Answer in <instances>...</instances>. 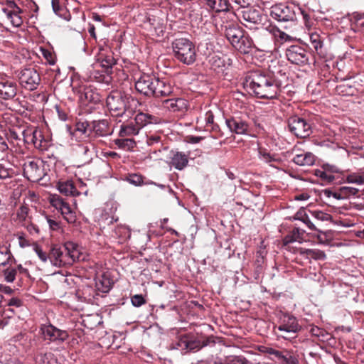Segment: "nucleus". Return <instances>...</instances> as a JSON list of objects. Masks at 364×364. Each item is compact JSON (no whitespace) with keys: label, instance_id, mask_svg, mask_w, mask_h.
<instances>
[{"label":"nucleus","instance_id":"55","mask_svg":"<svg viewBox=\"0 0 364 364\" xmlns=\"http://www.w3.org/2000/svg\"><path fill=\"white\" fill-rule=\"evenodd\" d=\"M51 5L53 12L56 15L62 16L64 8L60 4V0H51Z\"/></svg>","mask_w":364,"mask_h":364},{"label":"nucleus","instance_id":"63","mask_svg":"<svg viewBox=\"0 0 364 364\" xmlns=\"http://www.w3.org/2000/svg\"><path fill=\"white\" fill-rule=\"evenodd\" d=\"M299 241V239L295 236V233H291L286 235L283 239L284 245H287L294 242Z\"/></svg>","mask_w":364,"mask_h":364},{"label":"nucleus","instance_id":"12","mask_svg":"<svg viewBox=\"0 0 364 364\" xmlns=\"http://www.w3.org/2000/svg\"><path fill=\"white\" fill-rule=\"evenodd\" d=\"M285 55L289 62L299 66L309 63V53L299 45H292L287 48Z\"/></svg>","mask_w":364,"mask_h":364},{"label":"nucleus","instance_id":"26","mask_svg":"<svg viewBox=\"0 0 364 364\" xmlns=\"http://www.w3.org/2000/svg\"><path fill=\"white\" fill-rule=\"evenodd\" d=\"M79 99L80 103L83 106H89L90 109H92V105H97L102 100V96L100 92H79Z\"/></svg>","mask_w":364,"mask_h":364},{"label":"nucleus","instance_id":"42","mask_svg":"<svg viewBox=\"0 0 364 364\" xmlns=\"http://www.w3.org/2000/svg\"><path fill=\"white\" fill-rule=\"evenodd\" d=\"M147 21L156 32H164V23L161 18H156L154 16H149L147 17Z\"/></svg>","mask_w":364,"mask_h":364},{"label":"nucleus","instance_id":"4","mask_svg":"<svg viewBox=\"0 0 364 364\" xmlns=\"http://www.w3.org/2000/svg\"><path fill=\"white\" fill-rule=\"evenodd\" d=\"M301 330V326L297 318L287 312H280L277 324L274 326V331L277 336L285 340L295 338Z\"/></svg>","mask_w":364,"mask_h":364},{"label":"nucleus","instance_id":"17","mask_svg":"<svg viewBox=\"0 0 364 364\" xmlns=\"http://www.w3.org/2000/svg\"><path fill=\"white\" fill-rule=\"evenodd\" d=\"M164 82L159 80H152L150 76L146 75L140 77L135 82L136 91H163Z\"/></svg>","mask_w":364,"mask_h":364},{"label":"nucleus","instance_id":"57","mask_svg":"<svg viewBox=\"0 0 364 364\" xmlns=\"http://www.w3.org/2000/svg\"><path fill=\"white\" fill-rule=\"evenodd\" d=\"M33 249H34V251L36 252V253L37 254V255L38 256L39 259L42 262H46L47 260L49 259L48 255H47L46 252L43 251L41 247L39 246L38 245H35Z\"/></svg>","mask_w":364,"mask_h":364},{"label":"nucleus","instance_id":"59","mask_svg":"<svg viewBox=\"0 0 364 364\" xmlns=\"http://www.w3.org/2000/svg\"><path fill=\"white\" fill-rule=\"evenodd\" d=\"M309 331L312 336L318 338H324L326 335L325 330L315 326H311Z\"/></svg>","mask_w":364,"mask_h":364},{"label":"nucleus","instance_id":"24","mask_svg":"<svg viewBox=\"0 0 364 364\" xmlns=\"http://www.w3.org/2000/svg\"><path fill=\"white\" fill-rule=\"evenodd\" d=\"M203 4L210 10L215 12H227L232 9L229 0H202Z\"/></svg>","mask_w":364,"mask_h":364},{"label":"nucleus","instance_id":"6","mask_svg":"<svg viewBox=\"0 0 364 364\" xmlns=\"http://www.w3.org/2000/svg\"><path fill=\"white\" fill-rule=\"evenodd\" d=\"M299 12L300 6L295 4H276L270 8V16L278 22H296Z\"/></svg>","mask_w":364,"mask_h":364},{"label":"nucleus","instance_id":"61","mask_svg":"<svg viewBox=\"0 0 364 364\" xmlns=\"http://www.w3.org/2000/svg\"><path fill=\"white\" fill-rule=\"evenodd\" d=\"M46 219L47 220V223H48L50 230H58L60 228V225L59 222L51 219L48 216H46Z\"/></svg>","mask_w":364,"mask_h":364},{"label":"nucleus","instance_id":"45","mask_svg":"<svg viewBox=\"0 0 364 364\" xmlns=\"http://www.w3.org/2000/svg\"><path fill=\"white\" fill-rule=\"evenodd\" d=\"M17 269L14 267H9L3 271L4 280L6 282L12 283L16 279Z\"/></svg>","mask_w":364,"mask_h":364},{"label":"nucleus","instance_id":"2","mask_svg":"<svg viewBox=\"0 0 364 364\" xmlns=\"http://www.w3.org/2000/svg\"><path fill=\"white\" fill-rule=\"evenodd\" d=\"M80 257L77 245L73 242H66L63 245H53L48 255L50 262L59 267L70 266Z\"/></svg>","mask_w":364,"mask_h":364},{"label":"nucleus","instance_id":"38","mask_svg":"<svg viewBox=\"0 0 364 364\" xmlns=\"http://www.w3.org/2000/svg\"><path fill=\"white\" fill-rule=\"evenodd\" d=\"M300 11L301 12L296 15V21H298L299 18H301L304 24L306 27H311L313 24L312 11L301 7H300Z\"/></svg>","mask_w":364,"mask_h":364},{"label":"nucleus","instance_id":"5","mask_svg":"<svg viewBox=\"0 0 364 364\" xmlns=\"http://www.w3.org/2000/svg\"><path fill=\"white\" fill-rule=\"evenodd\" d=\"M173 57L186 65L193 64L196 60L195 45L188 38H177L171 43Z\"/></svg>","mask_w":364,"mask_h":364},{"label":"nucleus","instance_id":"25","mask_svg":"<svg viewBox=\"0 0 364 364\" xmlns=\"http://www.w3.org/2000/svg\"><path fill=\"white\" fill-rule=\"evenodd\" d=\"M336 167L325 165L321 169H316L314 175L320 178L323 182L331 183L334 181L335 176L333 173L337 172Z\"/></svg>","mask_w":364,"mask_h":364},{"label":"nucleus","instance_id":"34","mask_svg":"<svg viewBox=\"0 0 364 364\" xmlns=\"http://www.w3.org/2000/svg\"><path fill=\"white\" fill-rule=\"evenodd\" d=\"M98 61L100 66L105 69L107 74L112 73V67L116 64V60L112 55H102Z\"/></svg>","mask_w":364,"mask_h":364},{"label":"nucleus","instance_id":"21","mask_svg":"<svg viewBox=\"0 0 364 364\" xmlns=\"http://www.w3.org/2000/svg\"><path fill=\"white\" fill-rule=\"evenodd\" d=\"M94 132L99 136H105L111 134L112 130L109 127V123L107 119L93 120L91 122V128L90 133Z\"/></svg>","mask_w":364,"mask_h":364},{"label":"nucleus","instance_id":"8","mask_svg":"<svg viewBox=\"0 0 364 364\" xmlns=\"http://www.w3.org/2000/svg\"><path fill=\"white\" fill-rule=\"evenodd\" d=\"M39 333L44 341L48 343H61L66 341L69 334L66 331L61 330L50 323H43L40 326Z\"/></svg>","mask_w":364,"mask_h":364},{"label":"nucleus","instance_id":"23","mask_svg":"<svg viewBox=\"0 0 364 364\" xmlns=\"http://www.w3.org/2000/svg\"><path fill=\"white\" fill-rule=\"evenodd\" d=\"M134 121H135V124H136L135 126L139 128V131L141 128H143L144 127H145L148 124H159V123H161V120L157 116L140 112L136 115V117L134 118Z\"/></svg>","mask_w":364,"mask_h":364},{"label":"nucleus","instance_id":"62","mask_svg":"<svg viewBox=\"0 0 364 364\" xmlns=\"http://www.w3.org/2000/svg\"><path fill=\"white\" fill-rule=\"evenodd\" d=\"M232 1L241 8H250L254 0H232Z\"/></svg>","mask_w":364,"mask_h":364},{"label":"nucleus","instance_id":"27","mask_svg":"<svg viewBox=\"0 0 364 364\" xmlns=\"http://www.w3.org/2000/svg\"><path fill=\"white\" fill-rule=\"evenodd\" d=\"M146 178L144 177L141 174L138 173H129L126 177V181H128L129 183L134 185L136 186H139L142 185H149V184H154L156 186H158L161 188H165V186L162 184H156V183L149 181V180H145Z\"/></svg>","mask_w":364,"mask_h":364},{"label":"nucleus","instance_id":"50","mask_svg":"<svg viewBox=\"0 0 364 364\" xmlns=\"http://www.w3.org/2000/svg\"><path fill=\"white\" fill-rule=\"evenodd\" d=\"M323 195L326 198H330L333 196L334 198L337 200H342L343 199V195H341V188L336 191H332L330 189H325L322 191Z\"/></svg>","mask_w":364,"mask_h":364},{"label":"nucleus","instance_id":"36","mask_svg":"<svg viewBox=\"0 0 364 364\" xmlns=\"http://www.w3.org/2000/svg\"><path fill=\"white\" fill-rule=\"evenodd\" d=\"M269 31L272 33V38L273 37L274 40L279 41L281 43L290 41L292 39L291 36L275 26H269Z\"/></svg>","mask_w":364,"mask_h":364},{"label":"nucleus","instance_id":"13","mask_svg":"<svg viewBox=\"0 0 364 364\" xmlns=\"http://www.w3.org/2000/svg\"><path fill=\"white\" fill-rule=\"evenodd\" d=\"M173 348L181 350L198 351L203 348L200 340L193 333H186L178 337Z\"/></svg>","mask_w":364,"mask_h":364},{"label":"nucleus","instance_id":"1","mask_svg":"<svg viewBox=\"0 0 364 364\" xmlns=\"http://www.w3.org/2000/svg\"><path fill=\"white\" fill-rule=\"evenodd\" d=\"M109 109L116 117L130 118L136 112L139 101L125 92H112L106 99Z\"/></svg>","mask_w":364,"mask_h":364},{"label":"nucleus","instance_id":"16","mask_svg":"<svg viewBox=\"0 0 364 364\" xmlns=\"http://www.w3.org/2000/svg\"><path fill=\"white\" fill-rule=\"evenodd\" d=\"M7 8H3L2 12L5 14L7 18L10 20L11 23L14 27H20L23 23V19L20 14L23 12L22 9L16 4L14 1H8Z\"/></svg>","mask_w":364,"mask_h":364},{"label":"nucleus","instance_id":"37","mask_svg":"<svg viewBox=\"0 0 364 364\" xmlns=\"http://www.w3.org/2000/svg\"><path fill=\"white\" fill-rule=\"evenodd\" d=\"M33 140L32 144L37 149L43 150L46 148V141L41 130L37 128H34L33 136Z\"/></svg>","mask_w":364,"mask_h":364},{"label":"nucleus","instance_id":"19","mask_svg":"<svg viewBox=\"0 0 364 364\" xmlns=\"http://www.w3.org/2000/svg\"><path fill=\"white\" fill-rule=\"evenodd\" d=\"M225 122L230 132L237 134H246L249 128L247 122L238 117L226 119Z\"/></svg>","mask_w":364,"mask_h":364},{"label":"nucleus","instance_id":"33","mask_svg":"<svg viewBox=\"0 0 364 364\" xmlns=\"http://www.w3.org/2000/svg\"><path fill=\"white\" fill-rule=\"evenodd\" d=\"M299 252L301 255L306 256L316 260H323L326 259V254L323 251L316 249L300 248Z\"/></svg>","mask_w":364,"mask_h":364},{"label":"nucleus","instance_id":"49","mask_svg":"<svg viewBox=\"0 0 364 364\" xmlns=\"http://www.w3.org/2000/svg\"><path fill=\"white\" fill-rule=\"evenodd\" d=\"M311 215L318 220L320 221H331L332 216L326 213L321 210L310 211Z\"/></svg>","mask_w":364,"mask_h":364},{"label":"nucleus","instance_id":"22","mask_svg":"<svg viewBox=\"0 0 364 364\" xmlns=\"http://www.w3.org/2000/svg\"><path fill=\"white\" fill-rule=\"evenodd\" d=\"M163 105L171 112H185L188 109V102L183 98H172L163 101Z\"/></svg>","mask_w":364,"mask_h":364},{"label":"nucleus","instance_id":"31","mask_svg":"<svg viewBox=\"0 0 364 364\" xmlns=\"http://www.w3.org/2000/svg\"><path fill=\"white\" fill-rule=\"evenodd\" d=\"M16 259L14 257L9 248L6 247H0V266L12 265L16 263Z\"/></svg>","mask_w":364,"mask_h":364},{"label":"nucleus","instance_id":"10","mask_svg":"<svg viewBox=\"0 0 364 364\" xmlns=\"http://www.w3.org/2000/svg\"><path fill=\"white\" fill-rule=\"evenodd\" d=\"M289 131L296 137L306 138L312 133L309 123L298 115H293L288 119Z\"/></svg>","mask_w":364,"mask_h":364},{"label":"nucleus","instance_id":"7","mask_svg":"<svg viewBox=\"0 0 364 364\" xmlns=\"http://www.w3.org/2000/svg\"><path fill=\"white\" fill-rule=\"evenodd\" d=\"M267 16L259 8L250 7L242 11L241 23L247 29L264 26Z\"/></svg>","mask_w":364,"mask_h":364},{"label":"nucleus","instance_id":"60","mask_svg":"<svg viewBox=\"0 0 364 364\" xmlns=\"http://www.w3.org/2000/svg\"><path fill=\"white\" fill-rule=\"evenodd\" d=\"M288 350H278L273 348H270L269 350V353L274 355L275 358L278 360V361L280 363L282 359H284L285 356V353H287Z\"/></svg>","mask_w":364,"mask_h":364},{"label":"nucleus","instance_id":"29","mask_svg":"<svg viewBox=\"0 0 364 364\" xmlns=\"http://www.w3.org/2000/svg\"><path fill=\"white\" fill-rule=\"evenodd\" d=\"M316 161L315 156L311 152H304L300 154H296L292 161L299 166H310L314 164Z\"/></svg>","mask_w":364,"mask_h":364},{"label":"nucleus","instance_id":"9","mask_svg":"<svg viewBox=\"0 0 364 364\" xmlns=\"http://www.w3.org/2000/svg\"><path fill=\"white\" fill-rule=\"evenodd\" d=\"M221 24L218 30L226 38L228 41L231 44L234 45V43L245 31L235 21L232 20H228V17L223 16L221 18Z\"/></svg>","mask_w":364,"mask_h":364},{"label":"nucleus","instance_id":"18","mask_svg":"<svg viewBox=\"0 0 364 364\" xmlns=\"http://www.w3.org/2000/svg\"><path fill=\"white\" fill-rule=\"evenodd\" d=\"M23 176L30 181L37 182L42 178L43 170L37 162L30 161L23 164Z\"/></svg>","mask_w":364,"mask_h":364},{"label":"nucleus","instance_id":"14","mask_svg":"<svg viewBox=\"0 0 364 364\" xmlns=\"http://www.w3.org/2000/svg\"><path fill=\"white\" fill-rule=\"evenodd\" d=\"M40 81L39 74L34 69L23 70L19 77V82L23 88L28 91H34Z\"/></svg>","mask_w":364,"mask_h":364},{"label":"nucleus","instance_id":"40","mask_svg":"<svg viewBox=\"0 0 364 364\" xmlns=\"http://www.w3.org/2000/svg\"><path fill=\"white\" fill-rule=\"evenodd\" d=\"M139 134V128L133 124L122 125L119 133V137H128Z\"/></svg>","mask_w":364,"mask_h":364},{"label":"nucleus","instance_id":"3","mask_svg":"<svg viewBox=\"0 0 364 364\" xmlns=\"http://www.w3.org/2000/svg\"><path fill=\"white\" fill-rule=\"evenodd\" d=\"M241 85L245 90H277L278 84L270 75L261 70H252L248 72L242 80Z\"/></svg>","mask_w":364,"mask_h":364},{"label":"nucleus","instance_id":"47","mask_svg":"<svg viewBox=\"0 0 364 364\" xmlns=\"http://www.w3.org/2000/svg\"><path fill=\"white\" fill-rule=\"evenodd\" d=\"M224 364H247V360L242 356L230 355L225 358Z\"/></svg>","mask_w":364,"mask_h":364},{"label":"nucleus","instance_id":"46","mask_svg":"<svg viewBox=\"0 0 364 364\" xmlns=\"http://www.w3.org/2000/svg\"><path fill=\"white\" fill-rule=\"evenodd\" d=\"M281 364H299L298 355L292 351L288 350L285 353L284 359L280 362Z\"/></svg>","mask_w":364,"mask_h":364},{"label":"nucleus","instance_id":"39","mask_svg":"<svg viewBox=\"0 0 364 364\" xmlns=\"http://www.w3.org/2000/svg\"><path fill=\"white\" fill-rule=\"evenodd\" d=\"M114 144L120 149L130 150L136 146L135 141L132 138L119 137L114 141Z\"/></svg>","mask_w":364,"mask_h":364},{"label":"nucleus","instance_id":"32","mask_svg":"<svg viewBox=\"0 0 364 364\" xmlns=\"http://www.w3.org/2000/svg\"><path fill=\"white\" fill-rule=\"evenodd\" d=\"M294 220H299L303 222L311 230L318 231V232H322L321 230H318L315 225L311 221L308 215L306 213V210L304 208H300L294 216Z\"/></svg>","mask_w":364,"mask_h":364},{"label":"nucleus","instance_id":"28","mask_svg":"<svg viewBox=\"0 0 364 364\" xmlns=\"http://www.w3.org/2000/svg\"><path fill=\"white\" fill-rule=\"evenodd\" d=\"M188 163V155L183 152L177 151L173 154L171 158L170 164L176 169L183 170Z\"/></svg>","mask_w":364,"mask_h":364},{"label":"nucleus","instance_id":"52","mask_svg":"<svg viewBox=\"0 0 364 364\" xmlns=\"http://www.w3.org/2000/svg\"><path fill=\"white\" fill-rule=\"evenodd\" d=\"M253 94L251 95L262 100H274L278 98L277 92H270V95H264L262 92H253Z\"/></svg>","mask_w":364,"mask_h":364},{"label":"nucleus","instance_id":"51","mask_svg":"<svg viewBox=\"0 0 364 364\" xmlns=\"http://www.w3.org/2000/svg\"><path fill=\"white\" fill-rule=\"evenodd\" d=\"M35 361L38 364H48V355L46 353L36 352Z\"/></svg>","mask_w":364,"mask_h":364},{"label":"nucleus","instance_id":"56","mask_svg":"<svg viewBox=\"0 0 364 364\" xmlns=\"http://www.w3.org/2000/svg\"><path fill=\"white\" fill-rule=\"evenodd\" d=\"M29 212V208L27 205H21L17 210V217L20 220H26Z\"/></svg>","mask_w":364,"mask_h":364},{"label":"nucleus","instance_id":"58","mask_svg":"<svg viewBox=\"0 0 364 364\" xmlns=\"http://www.w3.org/2000/svg\"><path fill=\"white\" fill-rule=\"evenodd\" d=\"M353 26L358 31L364 28V14L355 16Z\"/></svg>","mask_w":364,"mask_h":364},{"label":"nucleus","instance_id":"11","mask_svg":"<svg viewBox=\"0 0 364 364\" xmlns=\"http://www.w3.org/2000/svg\"><path fill=\"white\" fill-rule=\"evenodd\" d=\"M269 29V26H262L254 29L252 37L253 48L260 51H267L269 48L272 43V33Z\"/></svg>","mask_w":364,"mask_h":364},{"label":"nucleus","instance_id":"54","mask_svg":"<svg viewBox=\"0 0 364 364\" xmlns=\"http://www.w3.org/2000/svg\"><path fill=\"white\" fill-rule=\"evenodd\" d=\"M33 129H34L31 128V129L23 130L21 132V134L23 136V140L26 144H32V141L33 140V138L32 137L33 133Z\"/></svg>","mask_w":364,"mask_h":364},{"label":"nucleus","instance_id":"41","mask_svg":"<svg viewBox=\"0 0 364 364\" xmlns=\"http://www.w3.org/2000/svg\"><path fill=\"white\" fill-rule=\"evenodd\" d=\"M311 46L318 53H322L323 39L317 33H313L309 36Z\"/></svg>","mask_w":364,"mask_h":364},{"label":"nucleus","instance_id":"30","mask_svg":"<svg viewBox=\"0 0 364 364\" xmlns=\"http://www.w3.org/2000/svg\"><path fill=\"white\" fill-rule=\"evenodd\" d=\"M58 189L60 193L67 196L80 195V192L77 190L72 181H59L58 183Z\"/></svg>","mask_w":364,"mask_h":364},{"label":"nucleus","instance_id":"35","mask_svg":"<svg viewBox=\"0 0 364 364\" xmlns=\"http://www.w3.org/2000/svg\"><path fill=\"white\" fill-rule=\"evenodd\" d=\"M210 68L217 73H223L225 67V60L217 55H213L209 60Z\"/></svg>","mask_w":364,"mask_h":364},{"label":"nucleus","instance_id":"64","mask_svg":"<svg viewBox=\"0 0 364 364\" xmlns=\"http://www.w3.org/2000/svg\"><path fill=\"white\" fill-rule=\"evenodd\" d=\"M30 347L33 349V350H36V352H39L38 350L41 348V343L40 339L35 336L33 339L30 341Z\"/></svg>","mask_w":364,"mask_h":364},{"label":"nucleus","instance_id":"48","mask_svg":"<svg viewBox=\"0 0 364 364\" xmlns=\"http://www.w3.org/2000/svg\"><path fill=\"white\" fill-rule=\"evenodd\" d=\"M341 195H343V199L350 198V196H356L359 190L358 188L349 186H341L340 187Z\"/></svg>","mask_w":364,"mask_h":364},{"label":"nucleus","instance_id":"15","mask_svg":"<svg viewBox=\"0 0 364 364\" xmlns=\"http://www.w3.org/2000/svg\"><path fill=\"white\" fill-rule=\"evenodd\" d=\"M50 204L60 210L64 218L70 223L75 221V215L72 212L70 205L58 195H53L50 199Z\"/></svg>","mask_w":364,"mask_h":364},{"label":"nucleus","instance_id":"20","mask_svg":"<svg viewBox=\"0 0 364 364\" xmlns=\"http://www.w3.org/2000/svg\"><path fill=\"white\" fill-rule=\"evenodd\" d=\"M232 46L240 53L247 54L251 52L254 44L252 37L245 31Z\"/></svg>","mask_w":364,"mask_h":364},{"label":"nucleus","instance_id":"44","mask_svg":"<svg viewBox=\"0 0 364 364\" xmlns=\"http://www.w3.org/2000/svg\"><path fill=\"white\" fill-rule=\"evenodd\" d=\"M346 181L351 183H356L358 185L364 184V171L349 174L346 178Z\"/></svg>","mask_w":364,"mask_h":364},{"label":"nucleus","instance_id":"53","mask_svg":"<svg viewBox=\"0 0 364 364\" xmlns=\"http://www.w3.org/2000/svg\"><path fill=\"white\" fill-rule=\"evenodd\" d=\"M131 302L135 307H139L146 304V301L141 294H135L131 297Z\"/></svg>","mask_w":364,"mask_h":364},{"label":"nucleus","instance_id":"43","mask_svg":"<svg viewBox=\"0 0 364 364\" xmlns=\"http://www.w3.org/2000/svg\"><path fill=\"white\" fill-rule=\"evenodd\" d=\"M91 128V122L88 121L77 122L75 124V130L86 136H90V129Z\"/></svg>","mask_w":364,"mask_h":364}]
</instances>
